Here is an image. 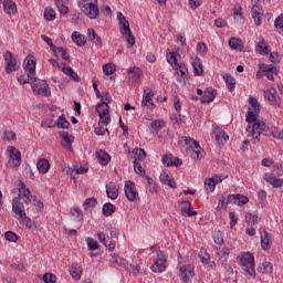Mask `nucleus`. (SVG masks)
Segmentation results:
<instances>
[{"label":"nucleus","mask_w":283,"mask_h":283,"mask_svg":"<svg viewBox=\"0 0 283 283\" xmlns=\"http://www.w3.org/2000/svg\"><path fill=\"white\" fill-rule=\"evenodd\" d=\"M245 120L248 126L245 128L248 138L251 137L254 142L253 144L260 143L262 140V136H272V138H277L282 140V133L270 130L266 127V123L258 119V113H253L252 111H248L245 115Z\"/></svg>","instance_id":"f257e3e1"},{"label":"nucleus","mask_w":283,"mask_h":283,"mask_svg":"<svg viewBox=\"0 0 283 283\" xmlns=\"http://www.w3.org/2000/svg\"><path fill=\"white\" fill-rule=\"evenodd\" d=\"M238 260L247 277L255 280V256H253V253H243L241 256H238Z\"/></svg>","instance_id":"f03ea898"},{"label":"nucleus","mask_w":283,"mask_h":283,"mask_svg":"<svg viewBox=\"0 0 283 283\" xmlns=\"http://www.w3.org/2000/svg\"><path fill=\"white\" fill-rule=\"evenodd\" d=\"M117 21L119 25L120 33L125 36L128 48H134L136 45V36L132 33V29L129 28V21L123 14V12L117 13Z\"/></svg>","instance_id":"7ed1b4c3"},{"label":"nucleus","mask_w":283,"mask_h":283,"mask_svg":"<svg viewBox=\"0 0 283 283\" xmlns=\"http://www.w3.org/2000/svg\"><path fill=\"white\" fill-rule=\"evenodd\" d=\"M178 53L176 52H167L166 59L167 62L170 63L171 67L177 71L178 76H187V66L185 64L178 63Z\"/></svg>","instance_id":"20e7f679"},{"label":"nucleus","mask_w":283,"mask_h":283,"mask_svg":"<svg viewBox=\"0 0 283 283\" xmlns=\"http://www.w3.org/2000/svg\"><path fill=\"white\" fill-rule=\"evenodd\" d=\"M96 112L99 116L98 125H104L107 127L109 123H112V118L109 117V105L103 102L96 105Z\"/></svg>","instance_id":"39448f33"},{"label":"nucleus","mask_w":283,"mask_h":283,"mask_svg":"<svg viewBox=\"0 0 283 283\" xmlns=\"http://www.w3.org/2000/svg\"><path fill=\"white\" fill-rule=\"evenodd\" d=\"M4 59V70L7 74H12V72H17L19 70V65L17 64V59H14V55L10 51H6L3 54Z\"/></svg>","instance_id":"423d86ee"},{"label":"nucleus","mask_w":283,"mask_h":283,"mask_svg":"<svg viewBox=\"0 0 283 283\" xmlns=\"http://www.w3.org/2000/svg\"><path fill=\"white\" fill-rule=\"evenodd\" d=\"M34 94L38 96H51L52 92L50 91V85L45 80H41L38 83L32 85Z\"/></svg>","instance_id":"0eeeda50"},{"label":"nucleus","mask_w":283,"mask_h":283,"mask_svg":"<svg viewBox=\"0 0 283 283\" xmlns=\"http://www.w3.org/2000/svg\"><path fill=\"white\" fill-rule=\"evenodd\" d=\"M24 71L27 76L32 81L36 82V62L32 59L27 57L24 60Z\"/></svg>","instance_id":"6e6552de"},{"label":"nucleus","mask_w":283,"mask_h":283,"mask_svg":"<svg viewBox=\"0 0 283 283\" xmlns=\"http://www.w3.org/2000/svg\"><path fill=\"white\" fill-rule=\"evenodd\" d=\"M264 98L269 101L270 105H276V107H282V102H280V95L275 87L268 88L263 91Z\"/></svg>","instance_id":"1a4fd4ad"},{"label":"nucleus","mask_w":283,"mask_h":283,"mask_svg":"<svg viewBox=\"0 0 283 283\" xmlns=\"http://www.w3.org/2000/svg\"><path fill=\"white\" fill-rule=\"evenodd\" d=\"M83 8V12L86 14V17H88V19H96V17H98L101 13V9H98V0L84 4Z\"/></svg>","instance_id":"9d476101"},{"label":"nucleus","mask_w":283,"mask_h":283,"mask_svg":"<svg viewBox=\"0 0 283 283\" xmlns=\"http://www.w3.org/2000/svg\"><path fill=\"white\" fill-rule=\"evenodd\" d=\"M124 191L129 202H134V200H136V196H138V191L136 190V184L129 180L126 181L124 186Z\"/></svg>","instance_id":"9b49d317"},{"label":"nucleus","mask_w":283,"mask_h":283,"mask_svg":"<svg viewBox=\"0 0 283 283\" xmlns=\"http://www.w3.org/2000/svg\"><path fill=\"white\" fill-rule=\"evenodd\" d=\"M216 96H218V91L213 87H208L203 92V96L200 97V104L208 105L209 103H213V101H216Z\"/></svg>","instance_id":"f8f14e48"},{"label":"nucleus","mask_w":283,"mask_h":283,"mask_svg":"<svg viewBox=\"0 0 283 283\" xmlns=\"http://www.w3.org/2000/svg\"><path fill=\"white\" fill-rule=\"evenodd\" d=\"M9 156H10L12 166L15 169H19V167H21V151H19V149H17L14 146H10L9 147Z\"/></svg>","instance_id":"ddd939ff"},{"label":"nucleus","mask_w":283,"mask_h":283,"mask_svg":"<svg viewBox=\"0 0 283 283\" xmlns=\"http://www.w3.org/2000/svg\"><path fill=\"white\" fill-rule=\"evenodd\" d=\"M160 182L163 185H168L170 189H176L178 186H176V181L174 180V176H171V171L169 170H163V172L159 176Z\"/></svg>","instance_id":"4468645a"},{"label":"nucleus","mask_w":283,"mask_h":283,"mask_svg":"<svg viewBox=\"0 0 283 283\" xmlns=\"http://www.w3.org/2000/svg\"><path fill=\"white\" fill-rule=\"evenodd\" d=\"M249 202V197L242 196L240 193L237 195H229L227 198V205H239V207H242V205H247Z\"/></svg>","instance_id":"2eb2a0df"},{"label":"nucleus","mask_w":283,"mask_h":283,"mask_svg":"<svg viewBox=\"0 0 283 283\" xmlns=\"http://www.w3.org/2000/svg\"><path fill=\"white\" fill-rule=\"evenodd\" d=\"M59 136L62 138V140H64L61 143L62 147L69 151H73L72 143H74V136L65 130L59 132Z\"/></svg>","instance_id":"dca6fc26"},{"label":"nucleus","mask_w":283,"mask_h":283,"mask_svg":"<svg viewBox=\"0 0 283 283\" xmlns=\"http://www.w3.org/2000/svg\"><path fill=\"white\" fill-rule=\"evenodd\" d=\"M185 143L188 147H191L193 154H196L197 158H200L202 156V151H205L200 147V143L191 137H186Z\"/></svg>","instance_id":"f3484780"},{"label":"nucleus","mask_w":283,"mask_h":283,"mask_svg":"<svg viewBox=\"0 0 283 283\" xmlns=\"http://www.w3.org/2000/svg\"><path fill=\"white\" fill-rule=\"evenodd\" d=\"M165 264H167V259H165V256L158 252L157 261L151 265V271L154 273H163V271L166 269Z\"/></svg>","instance_id":"a211bd4d"},{"label":"nucleus","mask_w":283,"mask_h":283,"mask_svg":"<svg viewBox=\"0 0 283 283\" xmlns=\"http://www.w3.org/2000/svg\"><path fill=\"white\" fill-rule=\"evenodd\" d=\"M87 36L93 45H96V48H103V39H101L98 33H96V30L92 28L87 29Z\"/></svg>","instance_id":"6ab92c4d"},{"label":"nucleus","mask_w":283,"mask_h":283,"mask_svg":"<svg viewBox=\"0 0 283 283\" xmlns=\"http://www.w3.org/2000/svg\"><path fill=\"white\" fill-rule=\"evenodd\" d=\"M95 158H97L99 165H103L104 167H107L112 160V156H109V154L103 149H99L95 153Z\"/></svg>","instance_id":"aec40b11"},{"label":"nucleus","mask_w":283,"mask_h":283,"mask_svg":"<svg viewBox=\"0 0 283 283\" xmlns=\"http://www.w3.org/2000/svg\"><path fill=\"white\" fill-rule=\"evenodd\" d=\"M264 15V10L260 4H254L252 7V19H254L255 25H262V17Z\"/></svg>","instance_id":"412c9836"},{"label":"nucleus","mask_w":283,"mask_h":283,"mask_svg":"<svg viewBox=\"0 0 283 283\" xmlns=\"http://www.w3.org/2000/svg\"><path fill=\"white\" fill-rule=\"evenodd\" d=\"M97 239L102 244H104V247L108 249V251H114V249H116V242L114 240H111L108 242L109 239H107V237L105 235V232L103 231L97 232Z\"/></svg>","instance_id":"4be33fe9"},{"label":"nucleus","mask_w":283,"mask_h":283,"mask_svg":"<svg viewBox=\"0 0 283 283\" xmlns=\"http://www.w3.org/2000/svg\"><path fill=\"white\" fill-rule=\"evenodd\" d=\"M212 138H214L218 145H222L223 143H227L229 135H227V133L220 128H214L212 132Z\"/></svg>","instance_id":"5701e85b"},{"label":"nucleus","mask_w":283,"mask_h":283,"mask_svg":"<svg viewBox=\"0 0 283 283\" xmlns=\"http://www.w3.org/2000/svg\"><path fill=\"white\" fill-rule=\"evenodd\" d=\"M71 39L73 43H75L78 48H84L85 43H87V39L81 32L75 31L72 33Z\"/></svg>","instance_id":"b1692460"},{"label":"nucleus","mask_w":283,"mask_h":283,"mask_svg":"<svg viewBox=\"0 0 283 283\" xmlns=\"http://www.w3.org/2000/svg\"><path fill=\"white\" fill-rule=\"evenodd\" d=\"M12 211L14 212L15 216H19L22 218V216H25V206L17 199H13L12 201Z\"/></svg>","instance_id":"393cba45"},{"label":"nucleus","mask_w":283,"mask_h":283,"mask_svg":"<svg viewBox=\"0 0 283 283\" xmlns=\"http://www.w3.org/2000/svg\"><path fill=\"white\" fill-rule=\"evenodd\" d=\"M154 96H155V94L151 91V88L145 87L144 88V98H143L142 105H146V106L150 105L151 107H155L154 99H151V97H154Z\"/></svg>","instance_id":"a878e982"},{"label":"nucleus","mask_w":283,"mask_h":283,"mask_svg":"<svg viewBox=\"0 0 283 283\" xmlns=\"http://www.w3.org/2000/svg\"><path fill=\"white\" fill-rule=\"evenodd\" d=\"M3 11L10 15L17 14L18 9H17V3L12 0H3Z\"/></svg>","instance_id":"bb28decb"},{"label":"nucleus","mask_w":283,"mask_h":283,"mask_svg":"<svg viewBox=\"0 0 283 283\" xmlns=\"http://www.w3.org/2000/svg\"><path fill=\"white\" fill-rule=\"evenodd\" d=\"M113 258V263L116 264L117 266H122L123 269H125V271L132 272V264L127 263V260L116 255V254H112Z\"/></svg>","instance_id":"cd10ccee"},{"label":"nucleus","mask_w":283,"mask_h":283,"mask_svg":"<svg viewBox=\"0 0 283 283\" xmlns=\"http://www.w3.org/2000/svg\"><path fill=\"white\" fill-rule=\"evenodd\" d=\"M39 174L45 175L50 171V160L46 158H41L36 164Z\"/></svg>","instance_id":"c85d7f7f"},{"label":"nucleus","mask_w":283,"mask_h":283,"mask_svg":"<svg viewBox=\"0 0 283 283\" xmlns=\"http://www.w3.org/2000/svg\"><path fill=\"white\" fill-rule=\"evenodd\" d=\"M180 272L184 273L182 282L189 283V275L193 277V265L181 266Z\"/></svg>","instance_id":"c756f323"},{"label":"nucleus","mask_w":283,"mask_h":283,"mask_svg":"<svg viewBox=\"0 0 283 283\" xmlns=\"http://www.w3.org/2000/svg\"><path fill=\"white\" fill-rule=\"evenodd\" d=\"M229 45L231 50H238V52L244 51V44H242V40L238 38H230Z\"/></svg>","instance_id":"7c9ffc66"},{"label":"nucleus","mask_w":283,"mask_h":283,"mask_svg":"<svg viewBox=\"0 0 283 283\" xmlns=\"http://www.w3.org/2000/svg\"><path fill=\"white\" fill-rule=\"evenodd\" d=\"M192 67L195 76H202V74H205V69H202L200 57H196L195 62H192Z\"/></svg>","instance_id":"2f4dec72"},{"label":"nucleus","mask_w":283,"mask_h":283,"mask_svg":"<svg viewBox=\"0 0 283 283\" xmlns=\"http://www.w3.org/2000/svg\"><path fill=\"white\" fill-rule=\"evenodd\" d=\"M271 239L269 238V233L266 230L263 231L261 234V247L263 251H269L271 249Z\"/></svg>","instance_id":"473e14b6"},{"label":"nucleus","mask_w":283,"mask_h":283,"mask_svg":"<svg viewBox=\"0 0 283 283\" xmlns=\"http://www.w3.org/2000/svg\"><path fill=\"white\" fill-rule=\"evenodd\" d=\"M264 180H266L275 189H279V187H282L283 185V181L281 179H277V177L271 176L269 174H265Z\"/></svg>","instance_id":"72a5a7b5"},{"label":"nucleus","mask_w":283,"mask_h":283,"mask_svg":"<svg viewBox=\"0 0 283 283\" xmlns=\"http://www.w3.org/2000/svg\"><path fill=\"white\" fill-rule=\"evenodd\" d=\"M132 154L134 155V160H137V163H140L147 158V153L143 148H134Z\"/></svg>","instance_id":"f704fd0d"},{"label":"nucleus","mask_w":283,"mask_h":283,"mask_svg":"<svg viewBox=\"0 0 283 283\" xmlns=\"http://www.w3.org/2000/svg\"><path fill=\"white\" fill-rule=\"evenodd\" d=\"M70 273L73 280L78 281L81 280V275H83V268H81V265L78 264H75V265L73 264L70 269Z\"/></svg>","instance_id":"c9c22d12"},{"label":"nucleus","mask_w":283,"mask_h":283,"mask_svg":"<svg viewBox=\"0 0 283 283\" xmlns=\"http://www.w3.org/2000/svg\"><path fill=\"white\" fill-rule=\"evenodd\" d=\"M128 76L133 81H138V78L143 76V71H140V67L138 66L130 67L128 69Z\"/></svg>","instance_id":"e433bc0d"},{"label":"nucleus","mask_w":283,"mask_h":283,"mask_svg":"<svg viewBox=\"0 0 283 283\" xmlns=\"http://www.w3.org/2000/svg\"><path fill=\"white\" fill-rule=\"evenodd\" d=\"M106 193L111 200H116L118 198V188L116 185H106Z\"/></svg>","instance_id":"4c0bfd02"},{"label":"nucleus","mask_w":283,"mask_h":283,"mask_svg":"<svg viewBox=\"0 0 283 283\" xmlns=\"http://www.w3.org/2000/svg\"><path fill=\"white\" fill-rule=\"evenodd\" d=\"M223 80L227 83L229 92H233L235 90V77L231 76V73H226Z\"/></svg>","instance_id":"58836bf2"},{"label":"nucleus","mask_w":283,"mask_h":283,"mask_svg":"<svg viewBox=\"0 0 283 283\" xmlns=\"http://www.w3.org/2000/svg\"><path fill=\"white\" fill-rule=\"evenodd\" d=\"M55 127L57 129H67L70 127V122L65 118V114H62L55 122Z\"/></svg>","instance_id":"ea45409f"},{"label":"nucleus","mask_w":283,"mask_h":283,"mask_svg":"<svg viewBox=\"0 0 283 283\" xmlns=\"http://www.w3.org/2000/svg\"><path fill=\"white\" fill-rule=\"evenodd\" d=\"M256 52H260L261 54H269V52H271V50L266 46V40H264L262 36L259 39V43L256 44Z\"/></svg>","instance_id":"a19ab883"},{"label":"nucleus","mask_w":283,"mask_h":283,"mask_svg":"<svg viewBox=\"0 0 283 283\" xmlns=\"http://www.w3.org/2000/svg\"><path fill=\"white\" fill-rule=\"evenodd\" d=\"M20 219L28 229H30L31 231H36V223H34V221H32V219H30L28 214L20 217Z\"/></svg>","instance_id":"79ce46f5"},{"label":"nucleus","mask_w":283,"mask_h":283,"mask_svg":"<svg viewBox=\"0 0 283 283\" xmlns=\"http://www.w3.org/2000/svg\"><path fill=\"white\" fill-rule=\"evenodd\" d=\"M102 211L103 214L106 216V218H109V216H112L116 211V206L109 202L104 203Z\"/></svg>","instance_id":"37998d69"},{"label":"nucleus","mask_w":283,"mask_h":283,"mask_svg":"<svg viewBox=\"0 0 283 283\" xmlns=\"http://www.w3.org/2000/svg\"><path fill=\"white\" fill-rule=\"evenodd\" d=\"M165 120L163 119H156L154 122L150 123V129L151 132H160V129H163V127H165Z\"/></svg>","instance_id":"c03bdc74"},{"label":"nucleus","mask_w":283,"mask_h":283,"mask_svg":"<svg viewBox=\"0 0 283 283\" xmlns=\"http://www.w3.org/2000/svg\"><path fill=\"white\" fill-rule=\"evenodd\" d=\"M44 19L45 21H54L56 19V11L51 7H46L44 10Z\"/></svg>","instance_id":"a18cd8bd"},{"label":"nucleus","mask_w":283,"mask_h":283,"mask_svg":"<svg viewBox=\"0 0 283 283\" xmlns=\"http://www.w3.org/2000/svg\"><path fill=\"white\" fill-rule=\"evenodd\" d=\"M70 213L75 222H81V220H83V210H81V208H73Z\"/></svg>","instance_id":"49530a36"},{"label":"nucleus","mask_w":283,"mask_h":283,"mask_svg":"<svg viewBox=\"0 0 283 283\" xmlns=\"http://www.w3.org/2000/svg\"><path fill=\"white\" fill-rule=\"evenodd\" d=\"M216 178H218V175L209 178L208 181L205 182L206 190H208L209 193L216 191Z\"/></svg>","instance_id":"de8ad7c7"},{"label":"nucleus","mask_w":283,"mask_h":283,"mask_svg":"<svg viewBox=\"0 0 283 283\" xmlns=\"http://www.w3.org/2000/svg\"><path fill=\"white\" fill-rule=\"evenodd\" d=\"M259 273H272L273 272V265L271 262H264L258 268Z\"/></svg>","instance_id":"09e8293b"},{"label":"nucleus","mask_w":283,"mask_h":283,"mask_svg":"<svg viewBox=\"0 0 283 283\" xmlns=\"http://www.w3.org/2000/svg\"><path fill=\"white\" fill-rule=\"evenodd\" d=\"M86 244H87V248H88V251H96L98 250V241L94 240L92 237H87L86 238Z\"/></svg>","instance_id":"8fccbe9b"},{"label":"nucleus","mask_w":283,"mask_h":283,"mask_svg":"<svg viewBox=\"0 0 283 283\" xmlns=\"http://www.w3.org/2000/svg\"><path fill=\"white\" fill-rule=\"evenodd\" d=\"M259 220H260V217H258V214L252 212L245 213V222H248L249 224H258Z\"/></svg>","instance_id":"3c124183"},{"label":"nucleus","mask_w":283,"mask_h":283,"mask_svg":"<svg viewBox=\"0 0 283 283\" xmlns=\"http://www.w3.org/2000/svg\"><path fill=\"white\" fill-rule=\"evenodd\" d=\"M212 239L216 244H224V237L220 230L212 233Z\"/></svg>","instance_id":"603ef678"},{"label":"nucleus","mask_w":283,"mask_h":283,"mask_svg":"<svg viewBox=\"0 0 283 283\" xmlns=\"http://www.w3.org/2000/svg\"><path fill=\"white\" fill-rule=\"evenodd\" d=\"M103 72L106 76H112V74L116 72V65H114L113 63L105 64L103 66Z\"/></svg>","instance_id":"864d4df0"},{"label":"nucleus","mask_w":283,"mask_h":283,"mask_svg":"<svg viewBox=\"0 0 283 283\" xmlns=\"http://www.w3.org/2000/svg\"><path fill=\"white\" fill-rule=\"evenodd\" d=\"M249 103L254 112V114H260V102L255 97H249Z\"/></svg>","instance_id":"5fc2aeb1"},{"label":"nucleus","mask_w":283,"mask_h":283,"mask_svg":"<svg viewBox=\"0 0 283 283\" xmlns=\"http://www.w3.org/2000/svg\"><path fill=\"white\" fill-rule=\"evenodd\" d=\"M197 52L201 54V56H207V52H209V48H207V43L199 42L197 44Z\"/></svg>","instance_id":"6e6d98bb"},{"label":"nucleus","mask_w":283,"mask_h":283,"mask_svg":"<svg viewBox=\"0 0 283 283\" xmlns=\"http://www.w3.org/2000/svg\"><path fill=\"white\" fill-rule=\"evenodd\" d=\"M2 140H17V133L12 130H4L2 135Z\"/></svg>","instance_id":"4d7b16f0"},{"label":"nucleus","mask_w":283,"mask_h":283,"mask_svg":"<svg viewBox=\"0 0 283 283\" xmlns=\"http://www.w3.org/2000/svg\"><path fill=\"white\" fill-rule=\"evenodd\" d=\"M42 280L44 283H56V275L48 272L43 274Z\"/></svg>","instance_id":"13d9d810"},{"label":"nucleus","mask_w":283,"mask_h":283,"mask_svg":"<svg viewBox=\"0 0 283 283\" xmlns=\"http://www.w3.org/2000/svg\"><path fill=\"white\" fill-rule=\"evenodd\" d=\"M161 161L164 165H167V167H174V155L171 154L165 155Z\"/></svg>","instance_id":"bf43d9fd"},{"label":"nucleus","mask_w":283,"mask_h":283,"mask_svg":"<svg viewBox=\"0 0 283 283\" xmlns=\"http://www.w3.org/2000/svg\"><path fill=\"white\" fill-rule=\"evenodd\" d=\"M4 239L8 240V242H17V240H19V237L12 231H7L4 233Z\"/></svg>","instance_id":"052dcab7"},{"label":"nucleus","mask_w":283,"mask_h":283,"mask_svg":"<svg viewBox=\"0 0 283 283\" xmlns=\"http://www.w3.org/2000/svg\"><path fill=\"white\" fill-rule=\"evenodd\" d=\"M55 6L57 7L60 14H70V8L65 6V2H60Z\"/></svg>","instance_id":"680f3d73"},{"label":"nucleus","mask_w":283,"mask_h":283,"mask_svg":"<svg viewBox=\"0 0 283 283\" xmlns=\"http://www.w3.org/2000/svg\"><path fill=\"white\" fill-rule=\"evenodd\" d=\"M96 205H98V201L96 200V198L92 197L88 198L84 201V209L87 210V207H96Z\"/></svg>","instance_id":"e2e57ef3"},{"label":"nucleus","mask_w":283,"mask_h":283,"mask_svg":"<svg viewBox=\"0 0 283 283\" xmlns=\"http://www.w3.org/2000/svg\"><path fill=\"white\" fill-rule=\"evenodd\" d=\"M229 218H230V229H233L238 224V216L233 212H229Z\"/></svg>","instance_id":"0e129e2a"},{"label":"nucleus","mask_w":283,"mask_h":283,"mask_svg":"<svg viewBox=\"0 0 283 283\" xmlns=\"http://www.w3.org/2000/svg\"><path fill=\"white\" fill-rule=\"evenodd\" d=\"M41 127H48L51 129L52 127H56V122H54V119H44L41 123Z\"/></svg>","instance_id":"69168bd1"},{"label":"nucleus","mask_w":283,"mask_h":283,"mask_svg":"<svg viewBox=\"0 0 283 283\" xmlns=\"http://www.w3.org/2000/svg\"><path fill=\"white\" fill-rule=\"evenodd\" d=\"M101 103H106V105H109L112 103V95H109L107 92L102 93L99 95Z\"/></svg>","instance_id":"338daca9"},{"label":"nucleus","mask_w":283,"mask_h":283,"mask_svg":"<svg viewBox=\"0 0 283 283\" xmlns=\"http://www.w3.org/2000/svg\"><path fill=\"white\" fill-rule=\"evenodd\" d=\"M134 169H135V174H140L142 176H145V170H143V166L140 165V161L134 160Z\"/></svg>","instance_id":"774afa93"}]
</instances>
